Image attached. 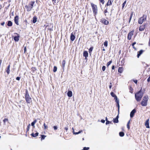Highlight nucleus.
Segmentation results:
<instances>
[{"label": "nucleus", "instance_id": "obj_48", "mask_svg": "<svg viewBox=\"0 0 150 150\" xmlns=\"http://www.w3.org/2000/svg\"><path fill=\"white\" fill-rule=\"evenodd\" d=\"M105 69H106V67H105V66H103V67H102V69L103 71H104L105 70Z\"/></svg>", "mask_w": 150, "mask_h": 150}, {"label": "nucleus", "instance_id": "obj_29", "mask_svg": "<svg viewBox=\"0 0 150 150\" xmlns=\"http://www.w3.org/2000/svg\"><path fill=\"white\" fill-rule=\"evenodd\" d=\"M30 124H29L27 126V128L26 129V133H27L28 132L29 130L30 129Z\"/></svg>", "mask_w": 150, "mask_h": 150}, {"label": "nucleus", "instance_id": "obj_58", "mask_svg": "<svg viewBox=\"0 0 150 150\" xmlns=\"http://www.w3.org/2000/svg\"><path fill=\"white\" fill-rule=\"evenodd\" d=\"M48 26V25H44V27H45V30H46V28Z\"/></svg>", "mask_w": 150, "mask_h": 150}, {"label": "nucleus", "instance_id": "obj_55", "mask_svg": "<svg viewBox=\"0 0 150 150\" xmlns=\"http://www.w3.org/2000/svg\"><path fill=\"white\" fill-rule=\"evenodd\" d=\"M52 1L53 2V4H54V3H56V0H52Z\"/></svg>", "mask_w": 150, "mask_h": 150}, {"label": "nucleus", "instance_id": "obj_64", "mask_svg": "<svg viewBox=\"0 0 150 150\" xmlns=\"http://www.w3.org/2000/svg\"><path fill=\"white\" fill-rule=\"evenodd\" d=\"M118 118H119V115L118 114V115L115 118L116 119H118Z\"/></svg>", "mask_w": 150, "mask_h": 150}, {"label": "nucleus", "instance_id": "obj_45", "mask_svg": "<svg viewBox=\"0 0 150 150\" xmlns=\"http://www.w3.org/2000/svg\"><path fill=\"white\" fill-rule=\"evenodd\" d=\"M136 42H134L132 44V46L133 48L134 49H135V48L134 46V45H135V44H136Z\"/></svg>", "mask_w": 150, "mask_h": 150}, {"label": "nucleus", "instance_id": "obj_62", "mask_svg": "<svg viewBox=\"0 0 150 150\" xmlns=\"http://www.w3.org/2000/svg\"><path fill=\"white\" fill-rule=\"evenodd\" d=\"M148 45L149 46H150V38L149 39V43Z\"/></svg>", "mask_w": 150, "mask_h": 150}, {"label": "nucleus", "instance_id": "obj_20", "mask_svg": "<svg viewBox=\"0 0 150 150\" xmlns=\"http://www.w3.org/2000/svg\"><path fill=\"white\" fill-rule=\"evenodd\" d=\"M144 51L142 50H141L137 52V57L138 58L143 53Z\"/></svg>", "mask_w": 150, "mask_h": 150}, {"label": "nucleus", "instance_id": "obj_8", "mask_svg": "<svg viewBox=\"0 0 150 150\" xmlns=\"http://www.w3.org/2000/svg\"><path fill=\"white\" fill-rule=\"evenodd\" d=\"M100 22L103 24L105 25H107L109 23V21L104 18H101L100 19Z\"/></svg>", "mask_w": 150, "mask_h": 150}, {"label": "nucleus", "instance_id": "obj_28", "mask_svg": "<svg viewBox=\"0 0 150 150\" xmlns=\"http://www.w3.org/2000/svg\"><path fill=\"white\" fill-rule=\"evenodd\" d=\"M93 49V47H91L88 50V52L89 54L91 55V52L92 51V50Z\"/></svg>", "mask_w": 150, "mask_h": 150}, {"label": "nucleus", "instance_id": "obj_14", "mask_svg": "<svg viewBox=\"0 0 150 150\" xmlns=\"http://www.w3.org/2000/svg\"><path fill=\"white\" fill-rule=\"evenodd\" d=\"M146 24H145L144 25H141L140 26L139 28V30L140 31H142L144 30L146 28Z\"/></svg>", "mask_w": 150, "mask_h": 150}, {"label": "nucleus", "instance_id": "obj_4", "mask_svg": "<svg viewBox=\"0 0 150 150\" xmlns=\"http://www.w3.org/2000/svg\"><path fill=\"white\" fill-rule=\"evenodd\" d=\"M91 5L92 8V10L93 12V14L96 17V16L97 15L98 13V8L97 5L93 3H91Z\"/></svg>", "mask_w": 150, "mask_h": 150}, {"label": "nucleus", "instance_id": "obj_21", "mask_svg": "<svg viewBox=\"0 0 150 150\" xmlns=\"http://www.w3.org/2000/svg\"><path fill=\"white\" fill-rule=\"evenodd\" d=\"M66 64V61L65 60H62V68L63 69H64L65 65Z\"/></svg>", "mask_w": 150, "mask_h": 150}, {"label": "nucleus", "instance_id": "obj_17", "mask_svg": "<svg viewBox=\"0 0 150 150\" xmlns=\"http://www.w3.org/2000/svg\"><path fill=\"white\" fill-rule=\"evenodd\" d=\"M83 56L85 57V59H87V57L88 56V53L87 51H85L83 52Z\"/></svg>", "mask_w": 150, "mask_h": 150}, {"label": "nucleus", "instance_id": "obj_30", "mask_svg": "<svg viewBox=\"0 0 150 150\" xmlns=\"http://www.w3.org/2000/svg\"><path fill=\"white\" fill-rule=\"evenodd\" d=\"M108 12V8H107L105 9L104 10V13L105 16H107L106 13Z\"/></svg>", "mask_w": 150, "mask_h": 150}, {"label": "nucleus", "instance_id": "obj_35", "mask_svg": "<svg viewBox=\"0 0 150 150\" xmlns=\"http://www.w3.org/2000/svg\"><path fill=\"white\" fill-rule=\"evenodd\" d=\"M129 89L130 90L129 92L132 93L133 92V89L132 87V86H129Z\"/></svg>", "mask_w": 150, "mask_h": 150}, {"label": "nucleus", "instance_id": "obj_38", "mask_svg": "<svg viewBox=\"0 0 150 150\" xmlns=\"http://www.w3.org/2000/svg\"><path fill=\"white\" fill-rule=\"evenodd\" d=\"M112 59L110 61H109L107 63V67H108V66H109V65L112 63Z\"/></svg>", "mask_w": 150, "mask_h": 150}, {"label": "nucleus", "instance_id": "obj_47", "mask_svg": "<svg viewBox=\"0 0 150 150\" xmlns=\"http://www.w3.org/2000/svg\"><path fill=\"white\" fill-rule=\"evenodd\" d=\"M89 149V147H84L82 150H88Z\"/></svg>", "mask_w": 150, "mask_h": 150}, {"label": "nucleus", "instance_id": "obj_59", "mask_svg": "<svg viewBox=\"0 0 150 150\" xmlns=\"http://www.w3.org/2000/svg\"><path fill=\"white\" fill-rule=\"evenodd\" d=\"M64 129L66 131H67L68 129V127H65L64 128Z\"/></svg>", "mask_w": 150, "mask_h": 150}, {"label": "nucleus", "instance_id": "obj_63", "mask_svg": "<svg viewBox=\"0 0 150 150\" xmlns=\"http://www.w3.org/2000/svg\"><path fill=\"white\" fill-rule=\"evenodd\" d=\"M118 118H119V115L118 114V115L115 118L116 119H118Z\"/></svg>", "mask_w": 150, "mask_h": 150}, {"label": "nucleus", "instance_id": "obj_50", "mask_svg": "<svg viewBox=\"0 0 150 150\" xmlns=\"http://www.w3.org/2000/svg\"><path fill=\"white\" fill-rule=\"evenodd\" d=\"M53 128H54V129L55 130H57V126H54L53 127Z\"/></svg>", "mask_w": 150, "mask_h": 150}, {"label": "nucleus", "instance_id": "obj_27", "mask_svg": "<svg viewBox=\"0 0 150 150\" xmlns=\"http://www.w3.org/2000/svg\"><path fill=\"white\" fill-rule=\"evenodd\" d=\"M31 70L32 72L33 73L37 70V69L35 67H32Z\"/></svg>", "mask_w": 150, "mask_h": 150}, {"label": "nucleus", "instance_id": "obj_19", "mask_svg": "<svg viewBox=\"0 0 150 150\" xmlns=\"http://www.w3.org/2000/svg\"><path fill=\"white\" fill-rule=\"evenodd\" d=\"M10 64L7 66V68L6 69V71L7 73V74H9L10 70Z\"/></svg>", "mask_w": 150, "mask_h": 150}, {"label": "nucleus", "instance_id": "obj_60", "mask_svg": "<svg viewBox=\"0 0 150 150\" xmlns=\"http://www.w3.org/2000/svg\"><path fill=\"white\" fill-rule=\"evenodd\" d=\"M134 81L136 84H137V80H134Z\"/></svg>", "mask_w": 150, "mask_h": 150}, {"label": "nucleus", "instance_id": "obj_61", "mask_svg": "<svg viewBox=\"0 0 150 150\" xmlns=\"http://www.w3.org/2000/svg\"><path fill=\"white\" fill-rule=\"evenodd\" d=\"M112 70H113L115 69V66H114V65H113L112 66Z\"/></svg>", "mask_w": 150, "mask_h": 150}, {"label": "nucleus", "instance_id": "obj_57", "mask_svg": "<svg viewBox=\"0 0 150 150\" xmlns=\"http://www.w3.org/2000/svg\"><path fill=\"white\" fill-rule=\"evenodd\" d=\"M110 85H109V88H110V89L111 88V87L112 86L111 83H110Z\"/></svg>", "mask_w": 150, "mask_h": 150}, {"label": "nucleus", "instance_id": "obj_52", "mask_svg": "<svg viewBox=\"0 0 150 150\" xmlns=\"http://www.w3.org/2000/svg\"><path fill=\"white\" fill-rule=\"evenodd\" d=\"M48 30H49L50 31H52V28H47Z\"/></svg>", "mask_w": 150, "mask_h": 150}, {"label": "nucleus", "instance_id": "obj_53", "mask_svg": "<svg viewBox=\"0 0 150 150\" xmlns=\"http://www.w3.org/2000/svg\"><path fill=\"white\" fill-rule=\"evenodd\" d=\"M5 24V22H3L1 23V25L2 26H4Z\"/></svg>", "mask_w": 150, "mask_h": 150}, {"label": "nucleus", "instance_id": "obj_25", "mask_svg": "<svg viewBox=\"0 0 150 150\" xmlns=\"http://www.w3.org/2000/svg\"><path fill=\"white\" fill-rule=\"evenodd\" d=\"M123 68L122 67H120L118 69V72L119 73H121L123 72Z\"/></svg>", "mask_w": 150, "mask_h": 150}, {"label": "nucleus", "instance_id": "obj_40", "mask_svg": "<svg viewBox=\"0 0 150 150\" xmlns=\"http://www.w3.org/2000/svg\"><path fill=\"white\" fill-rule=\"evenodd\" d=\"M130 123V120H129L127 124V127L128 129H130L129 124Z\"/></svg>", "mask_w": 150, "mask_h": 150}, {"label": "nucleus", "instance_id": "obj_10", "mask_svg": "<svg viewBox=\"0 0 150 150\" xmlns=\"http://www.w3.org/2000/svg\"><path fill=\"white\" fill-rule=\"evenodd\" d=\"M113 1L114 0H108L107 3L105 5V7H107L108 6L112 5Z\"/></svg>", "mask_w": 150, "mask_h": 150}, {"label": "nucleus", "instance_id": "obj_49", "mask_svg": "<svg viewBox=\"0 0 150 150\" xmlns=\"http://www.w3.org/2000/svg\"><path fill=\"white\" fill-rule=\"evenodd\" d=\"M112 122L111 121H109L108 120H107V121L106 123V124L107 125L108 124H110V123H111Z\"/></svg>", "mask_w": 150, "mask_h": 150}, {"label": "nucleus", "instance_id": "obj_1", "mask_svg": "<svg viewBox=\"0 0 150 150\" xmlns=\"http://www.w3.org/2000/svg\"><path fill=\"white\" fill-rule=\"evenodd\" d=\"M142 88L138 92H137L135 94V98L137 102L140 101L144 93L142 92Z\"/></svg>", "mask_w": 150, "mask_h": 150}, {"label": "nucleus", "instance_id": "obj_16", "mask_svg": "<svg viewBox=\"0 0 150 150\" xmlns=\"http://www.w3.org/2000/svg\"><path fill=\"white\" fill-rule=\"evenodd\" d=\"M149 119H148L146 121L145 123V125L146 128H150L149 125Z\"/></svg>", "mask_w": 150, "mask_h": 150}, {"label": "nucleus", "instance_id": "obj_31", "mask_svg": "<svg viewBox=\"0 0 150 150\" xmlns=\"http://www.w3.org/2000/svg\"><path fill=\"white\" fill-rule=\"evenodd\" d=\"M72 129H73V134H78L80 133L81 132H82V130H80L78 132H74V129H73V128H72Z\"/></svg>", "mask_w": 150, "mask_h": 150}, {"label": "nucleus", "instance_id": "obj_26", "mask_svg": "<svg viewBox=\"0 0 150 150\" xmlns=\"http://www.w3.org/2000/svg\"><path fill=\"white\" fill-rule=\"evenodd\" d=\"M37 20V18L36 16H35L33 17V23H35L36 21Z\"/></svg>", "mask_w": 150, "mask_h": 150}, {"label": "nucleus", "instance_id": "obj_54", "mask_svg": "<svg viewBox=\"0 0 150 150\" xmlns=\"http://www.w3.org/2000/svg\"><path fill=\"white\" fill-rule=\"evenodd\" d=\"M101 122L103 123H104L105 122V121L104 120H101Z\"/></svg>", "mask_w": 150, "mask_h": 150}, {"label": "nucleus", "instance_id": "obj_42", "mask_svg": "<svg viewBox=\"0 0 150 150\" xmlns=\"http://www.w3.org/2000/svg\"><path fill=\"white\" fill-rule=\"evenodd\" d=\"M57 67L55 66H54V68H53V71L54 72H55L57 71Z\"/></svg>", "mask_w": 150, "mask_h": 150}, {"label": "nucleus", "instance_id": "obj_43", "mask_svg": "<svg viewBox=\"0 0 150 150\" xmlns=\"http://www.w3.org/2000/svg\"><path fill=\"white\" fill-rule=\"evenodd\" d=\"M108 45V42L107 40H106L104 42V45L105 47H107Z\"/></svg>", "mask_w": 150, "mask_h": 150}, {"label": "nucleus", "instance_id": "obj_12", "mask_svg": "<svg viewBox=\"0 0 150 150\" xmlns=\"http://www.w3.org/2000/svg\"><path fill=\"white\" fill-rule=\"evenodd\" d=\"M19 18L18 16H16L14 17V21L15 23L17 25H19L18 23Z\"/></svg>", "mask_w": 150, "mask_h": 150}, {"label": "nucleus", "instance_id": "obj_7", "mask_svg": "<svg viewBox=\"0 0 150 150\" xmlns=\"http://www.w3.org/2000/svg\"><path fill=\"white\" fill-rule=\"evenodd\" d=\"M146 15L144 14L142 17L140 18L138 20V23L140 24H142L144 22L146 21Z\"/></svg>", "mask_w": 150, "mask_h": 150}, {"label": "nucleus", "instance_id": "obj_24", "mask_svg": "<svg viewBox=\"0 0 150 150\" xmlns=\"http://www.w3.org/2000/svg\"><path fill=\"white\" fill-rule=\"evenodd\" d=\"M67 96L69 97H71L72 96V93L71 91H69L67 92Z\"/></svg>", "mask_w": 150, "mask_h": 150}, {"label": "nucleus", "instance_id": "obj_51", "mask_svg": "<svg viewBox=\"0 0 150 150\" xmlns=\"http://www.w3.org/2000/svg\"><path fill=\"white\" fill-rule=\"evenodd\" d=\"M21 78L20 77H17L16 78V80L18 81H19L20 80V79Z\"/></svg>", "mask_w": 150, "mask_h": 150}, {"label": "nucleus", "instance_id": "obj_33", "mask_svg": "<svg viewBox=\"0 0 150 150\" xmlns=\"http://www.w3.org/2000/svg\"><path fill=\"white\" fill-rule=\"evenodd\" d=\"M41 141H42L44 139H45V137H47L46 135H41Z\"/></svg>", "mask_w": 150, "mask_h": 150}, {"label": "nucleus", "instance_id": "obj_15", "mask_svg": "<svg viewBox=\"0 0 150 150\" xmlns=\"http://www.w3.org/2000/svg\"><path fill=\"white\" fill-rule=\"evenodd\" d=\"M73 33H72L71 35L70 39L71 41H73L75 39V37L74 35L75 34V33H74V34H73Z\"/></svg>", "mask_w": 150, "mask_h": 150}, {"label": "nucleus", "instance_id": "obj_5", "mask_svg": "<svg viewBox=\"0 0 150 150\" xmlns=\"http://www.w3.org/2000/svg\"><path fill=\"white\" fill-rule=\"evenodd\" d=\"M148 99L149 97L147 95L144 96L141 102V105L143 106H146L147 105Z\"/></svg>", "mask_w": 150, "mask_h": 150}, {"label": "nucleus", "instance_id": "obj_56", "mask_svg": "<svg viewBox=\"0 0 150 150\" xmlns=\"http://www.w3.org/2000/svg\"><path fill=\"white\" fill-rule=\"evenodd\" d=\"M26 52V47H25V48H24V53H25V52Z\"/></svg>", "mask_w": 150, "mask_h": 150}, {"label": "nucleus", "instance_id": "obj_3", "mask_svg": "<svg viewBox=\"0 0 150 150\" xmlns=\"http://www.w3.org/2000/svg\"><path fill=\"white\" fill-rule=\"evenodd\" d=\"M25 99L27 104H30L32 103V100L30 96L28 91L27 89L25 90Z\"/></svg>", "mask_w": 150, "mask_h": 150}, {"label": "nucleus", "instance_id": "obj_13", "mask_svg": "<svg viewBox=\"0 0 150 150\" xmlns=\"http://www.w3.org/2000/svg\"><path fill=\"white\" fill-rule=\"evenodd\" d=\"M114 99L115 100V101L117 103V106L118 107V111L119 112L120 106L119 105V100H118V98L117 96H115L114 98Z\"/></svg>", "mask_w": 150, "mask_h": 150}, {"label": "nucleus", "instance_id": "obj_39", "mask_svg": "<svg viewBox=\"0 0 150 150\" xmlns=\"http://www.w3.org/2000/svg\"><path fill=\"white\" fill-rule=\"evenodd\" d=\"M126 2H127V1L126 0H125L124 1V3L122 4V9H123L124 8L125 4L126 3Z\"/></svg>", "mask_w": 150, "mask_h": 150}, {"label": "nucleus", "instance_id": "obj_23", "mask_svg": "<svg viewBox=\"0 0 150 150\" xmlns=\"http://www.w3.org/2000/svg\"><path fill=\"white\" fill-rule=\"evenodd\" d=\"M13 23L12 22L10 21H7V25L8 26H11L12 25Z\"/></svg>", "mask_w": 150, "mask_h": 150}, {"label": "nucleus", "instance_id": "obj_22", "mask_svg": "<svg viewBox=\"0 0 150 150\" xmlns=\"http://www.w3.org/2000/svg\"><path fill=\"white\" fill-rule=\"evenodd\" d=\"M38 134L39 133L37 132L35 134L32 133L30 135L32 137H35L38 135Z\"/></svg>", "mask_w": 150, "mask_h": 150}, {"label": "nucleus", "instance_id": "obj_37", "mask_svg": "<svg viewBox=\"0 0 150 150\" xmlns=\"http://www.w3.org/2000/svg\"><path fill=\"white\" fill-rule=\"evenodd\" d=\"M113 122L115 123H117L118 122V120L115 118L113 119Z\"/></svg>", "mask_w": 150, "mask_h": 150}, {"label": "nucleus", "instance_id": "obj_41", "mask_svg": "<svg viewBox=\"0 0 150 150\" xmlns=\"http://www.w3.org/2000/svg\"><path fill=\"white\" fill-rule=\"evenodd\" d=\"M110 95L112 97H115V96H117L115 94L112 92L110 93Z\"/></svg>", "mask_w": 150, "mask_h": 150}, {"label": "nucleus", "instance_id": "obj_34", "mask_svg": "<svg viewBox=\"0 0 150 150\" xmlns=\"http://www.w3.org/2000/svg\"><path fill=\"white\" fill-rule=\"evenodd\" d=\"M36 122L37 120H35L33 122L31 123V125L32 126L34 127V125Z\"/></svg>", "mask_w": 150, "mask_h": 150}, {"label": "nucleus", "instance_id": "obj_11", "mask_svg": "<svg viewBox=\"0 0 150 150\" xmlns=\"http://www.w3.org/2000/svg\"><path fill=\"white\" fill-rule=\"evenodd\" d=\"M14 34L17 35L16 36H13V39L15 41L17 42L19 40L20 36L17 33H15Z\"/></svg>", "mask_w": 150, "mask_h": 150}, {"label": "nucleus", "instance_id": "obj_2", "mask_svg": "<svg viewBox=\"0 0 150 150\" xmlns=\"http://www.w3.org/2000/svg\"><path fill=\"white\" fill-rule=\"evenodd\" d=\"M132 15V12L131 13L130 15L129 14L125 15L123 18L124 21V22H125L126 23H128V24H129L131 21Z\"/></svg>", "mask_w": 150, "mask_h": 150}, {"label": "nucleus", "instance_id": "obj_46", "mask_svg": "<svg viewBox=\"0 0 150 150\" xmlns=\"http://www.w3.org/2000/svg\"><path fill=\"white\" fill-rule=\"evenodd\" d=\"M43 125L44 126V129H47V128H48V127H47V125H46L45 124V123H44V124H43Z\"/></svg>", "mask_w": 150, "mask_h": 150}, {"label": "nucleus", "instance_id": "obj_32", "mask_svg": "<svg viewBox=\"0 0 150 150\" xmlns=\"http://www.w3.org/2000/svg\"><path fill=\"white\" fill-rule=\"evenodd\" d=\"M99 1L100 5V4L101 3L102 5H103L105 3V0H99Z\"/></svg>", "mask_w": 150, "mask_h": 150}, {"label": "nucleus", "instance_id": "obj_36", "mask_svg": "<svg viewBox=\"0 0 150 150\" xmlns=\"http://www.w3.org/2000/svg\"><path fill=\"white\" fill-rule=\"evenodd\" d=\"M119 135L121 137H123L124 135V133L122 132H120L119 133Z\"/></svg>", "mask_w": 150, "mask_h": 150}, {"label": "nucleus", "instance_id": "obj_18", "mask_svg": "<svg viewBox=\"0 0 150 150\" xmlns=\"http://www.w3.org/2000/svg\"><path fill=\"white\" fill-rule=\"evenodd\" d=\"M136 112V110L135 109H134L131 112L130 114V116L131 117H132Z\"/></svg>", "mask_w": 150, "mask_h": 150}, {"label": "nucleus", "instance_id": "obj_44", "mask_svg": "<svg viewBox=\"0 0 150 150\" xmlns=\"http://www.w3.org/2000/svg\"><path fill=\"white\" fill-rule=\"evenodd\" d=\"M8 119L7 118H5L3 120V122L4 124L6 122H8Z\"/></svg>", "mask_w": 150, "mask_h": 150}, {"label": "nucleus", "instance_id": "obj_9", "mask_svg": "<svg viewBox=\"0 0 150 150\" xmlns=\"http://www.w3.org/2000/svg\"><path fill=\"white\" fill-rule=\"evenodd\" d=\"M134 30H132L130 32L128 35L127 39L129 40H130L131 39L132 36L134 34Z\"/></svg>", "mask_w": 150, "mask_h": 150}, {"label": "nucleus", "instance_id": "obj_6", "mask_svg": "<svg viewBox=\"0 0 150 150\" xmlns=\"http://www.w3.org/2000/svg\"><path fill=\"white\" fill-rule=\"evenodd\" d=\"M35 3V1H31L28 5H26L25 6V7L27 11H30L32 10Z\"/></svg>", "mask_w": 150, "mask_h": 150}]
</instances>
